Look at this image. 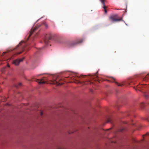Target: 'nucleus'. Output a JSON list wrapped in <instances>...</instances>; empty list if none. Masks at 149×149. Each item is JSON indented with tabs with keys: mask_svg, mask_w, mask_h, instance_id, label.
I'll return each instance as SVG.
<instances>
[{
	"mask_svg": "<svg viewBox=\"0 0 149 149\" xmlns=\"http://www.w3.org/2000/svg\"><path fill=\"white\" fill-rule=\"evenodd\" d=\"M110 129H108L107 130H109Z\"/></svg>",
	"mask_w": 149,
	"mask_h": 149,
	"instance_id": "obj_25",
	"label": "nucleus"
},
{
	"mask_svg": "<svg viewBox=\"0 0 149 149\" xmlns=\"http://www.w3.org/2000/svg\"><path fill=\"white\" fill-rule=\"evenodd\" d=\"M27 46V44L26 42L23 41H22L16 48L13 49H11L10 50V51H12L14 50H15L16 51L21 50L22 51L21 52H16L15 53V54H19L22 53Z\"/></svg>",
	"mask_w": 149,
	"mask_h": 149,
	"instance_id": "obj_1",
	"label": "nucleus"
},
{
	"mask_svg": "<svg viewBox=\"0 0 149 149\" xmlns=\"http://www.w3.org/2000/svg\"><path fill=\"white\" fill-rule=\"evenodd\" d=\"M147 87V86H146V84H141L138 86L137 88L138 89V90L141 91V90H143V88H145Z\"/></svg>",
	"mask_w": 149,
	"mask_h": 149,
	"instance_id": "obj_6",
	"label": "nucleus"
},
{
	"mask_svg": "<svg viewBox=\"0 0 149 149\" xmlns=\"http://www.w3.org/2000/svg\"><path fill=\"white\" fill-rule=\"evenodd\" d=\"M85 76H85V75L84 76V75H81V77H84Z\"/></svg>",
	"mask_w": 149,
	"mask_h": 149,
	"instance_id": "obj_19",
	"label": "nucleus"
},
{
	"mask_svg": "<svg viewBox=\"0 0 149 149\" xmlns=\"http://www.w3.org/2000/svg\"><path fill=\"white\" fill-rule=\"evenodd\" d=\"M62 80L57 76H55L54 77L53 80L52 81V84L56 85L57 86H60L62 85L63 83L61 82V81Z\"/></svg>",
	"mask_w": 149,
	"mask_h": 149,
	"instance_id": "obj_2",
	"label": "nucleus"
},
{
	"mask_svg": "<svg viewBox=\"0 0 149 149\" xmlns=\"http://www.w3.org/2000/svg\"><path fill=\"white\" fill-rule=\"evenodd\" d=\"M24 59V58H22L20 59H19L15 60L13 61V63L15 65H18L19 64V63L20 62L22 61Z\"/></svg>",
	"mask_w": 149,
	"mask_h": 149,
	"instance_id": "obj_7",
	"label": "nucleus"
},
{
	"mask_svg": "<svg viewBox=\"0 0 149 149\" xmlns=\"http://www.w3.org/2000/svg\"><path fill=\"white\" fill-rule=\"evenodd\" d=\"M36 81L40 84H45L46 82V81H44V79H37Z\"/></svg>",
	"mask_w": 149,
	"mask_h": 149,
	"instance_id": "obj_10",
	"label": "nucleus"
},
{
	"mask_svg": "<svg viewBox=\"0 0 149 149\" xmlns=\"http://www.w3.org/2000/svg\"><path fill=\"white\" fill-rule=\"evenodd\" d=\"M144 96L146 98H148L149 97V94L148 93H145L144 94Z\"/></svg>",
	"mask_w": 149,
	"mask_h": 149,
	"instance_id": "obj_13",
	"label": "nucleus"
},
{
	"mask_svg": "<svg viewBox=\"0 0 149 149\" xmlns=\"http://www.w3.org/2000/svg\"><path fill=\"white\" fill-rule=\"evenodd\" d=\"M41 75V74H40L39 75V76L40 75Z\"/></svg>",
	"mask_w": 149,
	"mask_h": 149,
	"instance_id": "obj_24",
	"label": "nucleus"
},
{
	"mask_svg": "<svg viewBox=\"0 0 149 149\" xmlns=\"http://www.w3.org/2000/svg\"><path fill=\"white\" fill-rule=\"evenodd\" d=\"M43 114V113L42 112H40V115L41 116H42Z\"/></svg>",
	"mask_w": 149,
	"mask_h": 149,
	"instance_id": "obj_18",
	"label": "nucleus"
},
{
	"mask_svg": "<svg viewBox=\"0 0 149 149\" xmlns=\"http://www.w3.org/2000/svg\"><path fill=\"white\" fill-rule=\"evenodd\" d=\"M19 86H21V85H22V84H21V83H19Z\"/></svg>",
	"mask_w": 149,
	"mask_h": 149,
	"instance_id": "obj_20",
	"label": "nucleus"
},
{
	"mask_svg": "<svg viewBox=\"0 0 149 149\" xmlns=\"http://www.w3.org/2000/svg\"><path fill=\"white\" fill-rule=\"evenodd\" d=\"M110 122V120H108L107 122Z\"/></svg>",
	"mask_w": 149,
	"mask_h": 149,
	"instance_id": "obj_21",
	"label": "nucleus"
},
{
	"mask_svg": "<svg viewBox=\"0 0 149 149\" xmlns=\"http://www.w3.org/2000/svg\"><path fill=\"white\" fill-rule=\"evenodd\" d=\"M117 17L118 15H112L109 17V20L110 21L112 22H114L115 21H123L122 19V17L119 19L117 18Z\"/></svg>",
	"mask_w": 149,
	"mask_h": 149,
	"instance_id": "obj_3",
	"label": "nucleus"
},
{
	"mask_svg": "<svg viewBox=\"0 0 149 149\" xmlns=\"http://www.w3.org/2000/svg\"><path fill=\"white\" fill-rule=\"evenodd\" d=\"M52 38V36L50 35H47L45 36L44 40V42L45 44H47L49 42V40Z\"/></svg>",
	"mask_w": 149,
	"mask_h": 149,
	"instance_id": "obj_4",
	"label": "nucleus"
},
{
	"mask_svg": "<svg viewBox=\"0 0 149 149\" xmlns=\"http://www.w3.org/2000/svg\"><path fill=\"white\" fill-rule=\"evenodd\" d=\"M143 81H149V73L145 77L143 78Z\"/></svg>",
	"mask_w": 149,
	"mask_h": 149,
	"instance_id": "obj_11",
	"label": "nucleus"
},
{
	"mask_svg": "<svg viewBox=\"0 0 149 149\" xmlns=\"http://www.w3.org/2000/svg\"><path fill=\"white\" fill-rule=\"evenodd\" d=\"M75 83H77V84H79L81 83L80 82L76 80V81L74 82Z\"/></svg>",
	"mask_w": 149,
	"mask_h": 149,
	"instance_id": "obj_14",
	"label": "nucleus"
},
{
	"mask_svg": "<svg viewBox=\"0 0 149 149\" xmlns=\"http://www.w3.org/2000/svg\"><path fill=\"white\" fill-rule=\"evenodd\" d=\"M6 53V52H4L3 53V54L2 55V56H3L4 54Z\"/></svg>",
	"mask_w": 149,
	"mask_h": 149,
	"instance_id": "obj_17",
	"label": "nucleus"
},
{
	"mask_svg": "<svg viewBox=\"0 0 149 149\" xmlns=\"http://www.w3.org/2000/svg\"><path fill=\"white\" fill-rule=\"evenodd\" d=\"M40 26V25L38 26H35V28H32L31 29L30 34L29 36V38L33 34V33L34 32L38 29V28Z\"/></svg>",
	"mask_w": 149,
	"mask_h": 149,
	"instance_id": "obj_5",
	"label": "nucleus"
},
{
	"mask_svg": "<svg viewBox=\"0 0 149 149\" xmlns=\"http://www.w3.org/2000/svg\"><path fill=\"white\" fill-rule=\"evenodd\" d=\"M83 41L82 39H80L77 41V42H74L72 43L71 46H74L76 44H78L81 43Z\"/></svg>",
	"mask_w": 149,
	"mask_h": 149,
	"instance_id": "obj_9",
	"label": "nucleus"
},
{
	"mask_svg": "<svg viewBox=\"0 0 149 149\" xmlns=\"http://www.w3.org/2000/svg\"><path fill=\"white\" fill-rule=\"evenodd\" d=\"M113 79V82H115L116 84L118 86H122L123 85V84H119L116 81L115 79L113 77H111Z\"/></svg>",
	"mask_w": 149,
	"mask_h": 149,
	"instance_id": "obj_12",
	"label": "nucleus"
},
{
	"mask_svg": "<svg viewBox=\"0 0 149 149\" xmlns=\"http://www.w3.org/2000/svg\"><path fill=\"white\" fill-rule=\"evenodd\" d=\"M100 1L101 2L102 4L103 5V8L104 9V10L105 11V13H107V10L106 9L107 7L105 6L104 3V1L105 0H100Z\"/></svg>",
	"mask_w": 149,
	"mask_h": 149,
	"instance_id": "obj_8",
	"label": "nucleus"
},
{
	"mask_svg": "<svg viewBox=\"0 0 149 149\" xmlns=\"http://www.w3.org/2000/svg\"><path fill=\"white\" fill-rule=\"evenodd\" d=\"M92 77V78H92V79H93V78H94L93 77Z\"/></svg>",
	"mask_w": 149,
	"mask_h": 149,
	"instance_id": "obj_23",
	"label": "nucleus"
},
{
	"mask_svg": "<svg viewBox=\"0 0 149 149\" xmlns=\"http://www.w3.org/2000/svg\"><path fill=\"white\" fill-rule=\"evenodd\" d=\"M6 68L5 67H4V68H3L2 69V72H4V70Z\"/></svg>",
	"mask_w": 149,
	"mask_h": 149,
	"instance_id": "obj_16",
	"label": "nucleus"
},
{
	"mask_svg": "<svg viewBox=\"0 0 149 149\" xmlns=\"http://www.w3.org/2000/svg\"><path fill=\"white\" fill-rule=\"evenodd\" d=\"M7 66H8V67H10V65H9L8 64H7Z\"/></svg>",
	"mask_w": 149,
	"mask_h": 149,
	"instance_id": "obj_22",
	"label": "nucleus"
},
{
	"mask_svg": "<svg viewBox=\"0 0 149 149\" xmlns=\"http://www.w3.org/2000/svg\"><path fill=\"white\" fill-rule=\"evenodd\" d=\"M146 135H148V136H149V132H147V133H146V134L145 135H143V137L144 136H146Z\"/></svg>",
	"mask_w": 149,
	"mask_h": 149,
	"instance_id": "obj_15",
	"label": "nucleus"
}]
</instances>
